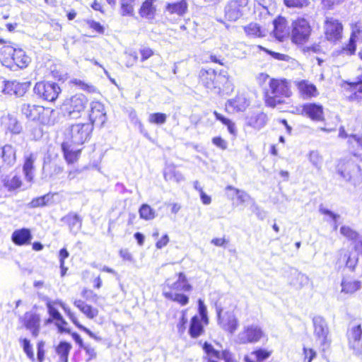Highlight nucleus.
Listing matches in <instances>:
<instances>
[{"mask_svg": "<svg viewBox=\"0 0 362 362\" xmlns=\"http://www.w3.org/2000/svg\"><path fill=\"white\" fill-rule=\"evenodd\" d=\"M199 82L208 91L215 93L228 92L233 90V85L229 81L226 72H217L214 69H201Z\"/></svg>", "mask_w": 362, "mask_h": 362, "instance_id": "1", "label": "nucleus"}, {"mask_svg": "<svg viewBox=\"0 0 362 362\" xmlns=\"http://www.w3.org/2000/svg\"><path fill=\"white\" fill-rule=\"evenodd\" d=\"M291 95V90L288 81L285 78H271L269 88L265 93L267 105L274 107L284 102L285 98Z\"/></svg>", "mask_w": 362, "mask_h": 362, "instance_id": "2", "label": "nucleus"}, {"mask_svg": "<svg viewBox=\"0 0 362 362\" xmlns=\"http://www.w3.org/2000/svg\"><path fill=\"white\" fill-rule=\"evenodd\" d=\"M93 127L90 123H78L70 126L64 132V141L63 143L80 146L88 141Z\"/></svg>", "mask_w": 362, "mask_h": 362, "instance_id": "3", "label": "nucleus"}, {"mask_svg": "<svg viewBox=\"0 0 362 362\" xmlns=\"http://www.w3.org/2000/svg\"><path fill=\"white\" fill-rule=\"evenodd\" d=\"M21 112L26 118L33 121H38L42 124H50L49 115L53 110L46 109L41 105L23 104L21 106Z\"/></svg>", "mask_w": 362, "mask_h": 362, "instance_id": "4", "label": "nucleus"}, {"mask_svg": "<svg viewBox=\"0 0 362 362\" xmlns=\"http://www.w3.org/2000/svg\"><path fill=\"white\" fill-rule=\"evenodd\" d=\"M88 102V100L84 95L76 94L64 101V110L71 118L76 119L84 111Z\"/></svg>", "mask_w": 362, "mask_h": 362, "instance_id": "5", "label": "nucleus"}, {"mask_svg": "<svg viewBox=\"0 0 362 362\" xmlns=\"http://www.w3.org/2000/svg\"><path fill=\"white\" fill-rule=\"evenodd\" d=\"M313 322L316 341L322 351H325L329 346L331 342L329 338V330L327 323L321 316L314 317Z\"/></svg>", "mask_w": 362, "mask_h": 362, "instance_id": "6", "label": "nucleus"}, {"mask_svg": "<svg viewBox=\"0 0 362 362\" xmlns=\"http://www.w3.org/2000/svg\"><path fill=\"white\" fill-rule=\"evenodd\" d=\"M346 338L348 346L352 350L353 354L357 356H362V327L361 325L350 323L347 332Z\"/></svg>", "mask_w": 362, "mask_h": 362, "instance_id": "7", "label": "nucleus"}, {"mask_svg": "<svg viewBox=\"0 0 362 362\" xmlns=\"http://www.w3.org/2000/svg\"><path fill=\"white\" fill-rule=\"evenodd\" d=\"M311 33L309 22L303 18H298L292 23L291 40L295 44L306 42Z\"/></svg>", "mask_w": 362, "mask_h": 362, "instance_id": "8", "label": "nucleus"}, {"mask_svg": "<svg viewBox=\"0 0 362 362\" xmlns=\"http://www.w3.org/2000/svg\"><path fill=\"white\" fill-rule=\"evenodd\" d=\"M33 90L40 98L49 102L54 101L61 92L57 83L45 81L37 83Z\"/></svg>", "mask_w": 362, "mask_h": 362, "instance_id": "9", "label": "nucleus"}, {"mask_svg": "<svg viewBox=\"0 0 362 362\" xmlns=\"http://www.w3.org/2000/svg\"><path fill=\"white\" fill-rule=\"evenodd\" d=\"M216 311L218 317V325L221 327L233 334L238 327V321L235 315L230 312L223 313V308L221 305L217 303L215 304Z\"/></svg>", "mask_w": 362, "mask_h": 362, "instance_id": "10", "label": "nucleus"}, {"mask_svg": "<svg viewBox=\"0 0 362 362\" xmlns=\"http://www.w3.org/2000/svg\"><path fill=\"white\" fill-rule=\"evenodd\" d=\"M247 0H230L225 7V16L230 21H235L241 18L247 6Z\"/></svg>", "mask_w": 362, "mask_h": 362, "instance_id": "11", "label": "nucleus"}, {"mask_svg": "<svg viewBox=\"0 0 362 362\" xmlns=\"http://www.w3.org/2000/svg\"><path fill=\"white\" fill-rule=\"evenodd\" d=\"M20 321L24 327L31 332L33 337H37L39 335L41 322L39 314L34 312H26L20 317Z\"/></svg>", "mask_w": 362, "mask_h": 362, "instance_id": "12", "label": "nucleus"}, {"mask_svg": "<svg viewBox=\"0 0 362 362\" xmlns=\"http://www.w3.org/2000/svg\"><path fill=\"white\" fill-rule=\"evenodd\" d=\"M337 172L345 180L349 181L361 175V168L352 160H341L337 165Z\"/></svg>", "mask_w": 362, "mask_h": 362, "instance_id": "13", "label": "nucleus"}, {"mask_svg": "<svg viewBox=\"0 0 362 362\" xmlns=\"http://www.w3.org/2000/svg\"><path fill=\"white\" fill-rule=\"evenodd\" d=\"M89 119L93 126L94 124L103 126L107 119L104 105L99 101H93L90 105Z\"/></svg>", "mask_w": 362, "mask_h": 362, "instance_id": "14", "label": "nucleus"}, {"mask_svg": "<svg viewBox=\"0 0 362 362\" xmlns=\"http://www.w3.org/2000/svg\"><path fill=\"white\" fill-rule=\"evenodd\" d=\"M362 40V24L356 23L351 25V34L349 43L342 48V54H353L356 48V42Z\"/></svg>", "mask_w": 362, "mask_h": 362, "instance_id": "15", "label": "nucleus"}, {"mask_svg": "<svg viewBox=\"0 0 362 362\" xmlns=\"http://www.w3.org/2000/svg\"><path fill=\"white\" fill-rule=\"evenodd\" d=\"M267 121V115L262 111L250 112L245 117L246 125L257 131L264 128Z\"/></svg>", "mask_w": 362, "mask_h": 362, "instance_id": "16", "label": "nucleus"}, {"mask_svg": "<svg viewBox=\"0 0 362 362\" xmlns=\"http://www.w3.org/2000/svg\"><path fill=\"white\" fill-rule=\"evenodd\" d=\"M325 36L329 41H337L341 37L342 25L333 18H327L325 25Z\"/></svg>", "mask_w": 362, "mask_h": 362, "instance_id": "17", "label": "nucleus"}, {"mask_svg": "<svg viewBox=\"0 0 362 362\" xmlns=\"http://www.w3.org/2000/svg\"><path fill=\"white\" fill-rule=\"evenodd\" d=\"M264 337L262 329L257 325H251L245 328L244 331L238 335L241 343H254L260 340Z\"/></svg>", "mask_w": 362, "mask_h": 362, "instance_id": "18", "label": "nucleus"}, {"mask_svg": "<svg viewBox=\"0 0 362 362\" xmlns=\"http://www.w3.org/2000/svg\"><path fill=\"white\" fill-rule=\"evenodd\" d=\"M6 41L0 38V62L3 66L11 69H14L13 54L15 49L11 45H5Z\"/></svg>", "mask_w": 362, "mask_h": 362, "instance_id": "19", "label": "nucleus"}, {"mask_svg": "<svg viewBox=\"0 0 362 362\" xmlns=\"http://www.w3.org/2000/svg\"><path fill=\"white\" fill-rule=\"evenodd\" d=\"M3 92L8 95H15L18 97L23 96L27 91L30 83H20L16 81H4Z\"/></svg>", "mask_w": 362, "mask_h": 362, "instance_id": "20", "label": "nucleus"}, {"mask_svg": "<svg viewBox=\"0 0 362 362\" xmlns=\"http://www.w3.org/2000/svg\"><path fill=\"white\" fill-rule=\"evenodd\" d=\"M167 291H173L174 292L189 291L192 290V286L188 283L185 275L180 272L178 274V279L176 281L171 283L169 280L166 281L165 287Z\"/></svg>", "mask_w": 362, "mask_h": 362, "instance_id": "21", "label": "nucleus"}, {"mask_svg": "<svg viewBox=\"0 0 362 362\" xmlns=\"http://www.w3.org/2000/svg\"><path fill=\"white\" fill-rule=\"evenodd\" d=\"M296 85L303 98L308 99L318 95L316 86L307 80L296 81Z\"/></svg>", "mask_w": 362, "mask_h": 362, "instance_id": "22", "label": "nucleus"}, {"mask_svg": "<svg viewBox=\"0 0 362 362\" xmlns=\"http://www.w3.org/2000/svg\"><path fill=\"white\" fill-rule=\"evenodd\" d=\"M358 255V253L351 252L345 249H341L339 251V261L345 262L346 267L354 271L358 264H359Z\"/></svg>", "mask_w": 362, "mask_h": 362, "instance_id": "23", "label": "nucleus"}, {"mask_svg": "<svg viewBox=\"0 0 362 362\" xmlns=\"http://www.w3.org/2000/svg\"><path fill=\"white\" fill-rule=\"evenodd\" d=\"M35 160L36 155L33 153H27L24 156L23 170L25 180L28 182H31L34 177V163Z\"/></svg>", "mask_w": 362, "mask_h": 362, "instance_id": "24", "label": "nucleus"}, {"mask_svg": "<svg viewBox=\"0 0 362 362\" xmlns=\"http://www.w3.org/2000/svg\"><path fill=\"white\" fill-rule=\"evenodd\" d=\"M303 113L313 120L320 121L322 118V105L315 103H308L303 106Z\"/></svg>", "mask_w": 362, "mask_h": 362, "instance_id": "25", "label": "nucleus"}, {"mask_svg": "<svg viewBox=\"0 0 362 362\" xmlns=\"http://www.w3.org/2000/svg\"><path fill=\"white\" fill-rule=\"evenodd\" d=\"M11 239L16 245H23L30 243L32 235L28 228H21L13 233Z\"/></svg>", "mask_w": 362, "mask_h": 362, "instance_id": "26", "label": "nucleus"}, {"mask_svg": "<svg viewBox=\"0 0 362 362\" xmlns=\"http://www.w3.org/2000/svg\"><path fill=\"white\" fill-rule=\"evenodd\" d=\"M62 221L68 224L70 232L74 234H76L81 228L82 219L76 214L70 213L63 217Z\"/></svg>", "mask_w": 362, "mask_h": 362, "instance_id": "27", "label": "nucleus"}, {"mask_svg": "<svg viewBox=\"0 0 362 362\" xmlns=\"http://www.w3.org/2000/svg\"><path fill=\"white\" fill-rule=\"evenodd\" d=\"M273 33L276 39L281 41L287 35L286 20L285 18L279 16L273 21Z\"/></svg>", "mask_w": 362, "mask_h": 362, "instance_id": "28", "label": "nucleus"}, {"mask_svg": "<svg viewBox=\"0 0 362 362\" xmlns=\"http://www.w3.org/2000/svg\"><path fill=\"white\" fill-rule=\"evenodd\" d=\"M1 158L8 166L13 165L16 160V150L10 144H6L0 149Z\"/></svg>", "mask_w": 362, "mask_h": 362, "instance_id": "29", "label": "nucleus"}, {"mask_svg": "<svg viewBox=\"0 0 362 362\" xmlns=\"http://www.w3.org/2000/svg\"><path fill=\"white\" fill-rule=\"evenodd\" d=\"M14 68L18 67L20 69L25 68L30 63L31 59L28 56L25 52L22 49H15V54H13Z\"/></svg>", "mask_w": 362, "mask_h": 362, "instance_id": "30", "label": "nucleus"}, {"mask_svg": "<svg viewBox=\"0 0 362 362\" xmlns=\"http://www.w3.org/2000/svg\"><path fill=\"white\" fill-rule=\"evenodd\" d=\"M156 0H146L143 2L140 9L139 14L142 18L148 20L153 19L156 15V8L153 3Z\"/></svg>", "mask_w": 362, "mask_h": 362, "instance_id": "31", "label": "nucleus"}, {"mask_svg": "<svg viewBox=\"0 0 362 362\" xmlns=\"http://www.w3.org/2000/svg\"><path fill=\"white\" fill-rule=\"evenodd\" d=\"M74 305L88 319H93L98 315V310L97 308H93L81 300H75Z\"/></svg>", "mask_w": 362, "mask_h": 362, "instance_id": "32", "label": "nucleus"}, {"mask_svg": "<svg viewBox=\"0 0 362 362\" xmlns=\"http://www.w3.org/2000/svg\"><path fill=\"white\" fill-rule=\"evenodd\" d=\"M71 146L74 145L67 143L62 144L64 156L68 163H73L76 161L81 153V149H74V148H71Z\"/></svg>", "mask_w": 362, "mask_h": 362, "instance_id": "33", "label": "nucleus"}, {"mask_svg": "<svg viewBox=\"0 0 362 362\" xmlns=\"http://www.w3.org/2000/svg\"><path fill=\"white\" fill-rule=\"evenodd\" d=\"M203 321L198 315H194L191 319L189 334L192 338L199 337L204 332Z\"/></svg>", "mask_w": 362, "mask_h": 362, "instance_id": "34", "label": "nucleus"}, {"mask_svg": "<svg viewBox=\"0 0 362 362\" xmlns=\"http://www.w3.org/2000/svg\"><path fill=\"white\" fill-rule=\"evenodd\" d=\"M249 105L245 96L238 95L235 98L228 100L226 106L239 112L244 111Z\"/></svg>", "mask_w": 362, "mask_h": 362, "instance_id": "35", "label": "nucleus"}, {"mask_svg": "<svg viewBox=\"0 0 362 362\" xmlns=\"http://www.w3.org/2000/svg\"><path fill=\"white\" fill-rule=\"evenodd\" d=\"M55 304H59L62 308L64 310V312L67 314L69 319L72 321V322L81 330L86 332L87 334H88L90 337L92 336V332L88 329L87 327H84L83 325H81L77 319V317L75 316L74 313H73L71 310L62 301H57L54 302Z\"/></svg>", "mask_w": 362, "mask_h": 362, "instance_id": "36", "label": "nucleus"}, {"mask_svg": "<svg viewBox=\"0 0 362 362\" xmlns=\"http://www.w3.org/2000/svg\"><path fill=\"white\" fill-rule=\"evenodd\" d=\"M163 176L165 181H173L180 183L185 180L184 175L180 171L176 170L174 167L166 168L164 170Z\"/></svg>", "mask_w": 362, "mask_h": 362, "instance_id": "37", "label": "nucleus"}, {"mask_svg": "<svg viewBox=\"0 0 362 362\" xmlns=\"http://www.w3.org/2000/svg\"><path fill=\"white\" fill-rule=\"evenodd\" d=\"M341 292L354 293L361 288L362 283L358 280L343 279L341 284Z\"/></svg>", "mask_w": 362, "mask_h": 362, "instance_id": "38", "label": "nucleus"}, {"mask_svg": "<svg viewBox=\"0 0 362 362\" xmlns=\"http://www.w3.org/2000/svg\"><path fill=\"white\" fill-rule=\"evenodd\" d=\"M71 348V344L66 341H61L55 347V352L59 357L60 361L68 362V356Z\"/></svg>", "mask_w": 362, "mask_h": 362, "instance_id": "39", "label": "nucleus"}, {"mask_svg": "<svg viewBox=\"0 0 362 362\" xmlns=\"http://www.w3.org/2000/svg\"><path fill=\"white\" fill-rule=\"evenodd\" d=\"M187 8V3L185 0H181L180 1L168 4L166 6V11H168L170 14H177L178 16L183 15Z\"/></svg>", "mask_w": 362, "mask_h": 362, "instance_id": "40", "label": "nucleus"}, {"mask_svg": "<svg viewBox=\"0 0 362 362\" xmlns=\"http://www.w3.org/2000/svg\"><path fill=\"white\" fill-rule=\"evenodd\" d=\"M244 30L247 35L251 37H262L266 35V30L255 23H251L245 26Z\"/></svg>", "mask_w": 362, "mask_h": 362, "instance_id": "41", "label": "nucleus"}, {"mask_svg": "<svg viewBox=\"0 0 362 362\" xmlns=\"http://www.w3.org/2000/svg\"><path fill=\"white\" fill-rule=\"evenodd\" d=\"M163 295L166 298L177 302L182 305H185L189 302V298L186 295L173 291H167L166 288H164Z\"/></svg>", "mask_w": 362, "mask_h": 362, "instance_id": "42", "label": "nucleus"}, {"mask_svg": "<svg viewBox=\"0 0 362 362\" xmlns=\"http://www.w3.org/2000/svg\"><path fill=\"white\" fill-rule=\"evenodd\" d=\"M308 159L317 171L322 170L323 158L317 151H310L308 154Z\"/></svg>", "mask_w": 362, "mask_h": 362, "instance_id": "43", "label": "nucleus"}, {"mask_svg": "<svg viewBox=\"0 0 362 362\" xmlns=\"http://www.w3.org/2000/svg\"><path fill=\"white\" fill-rule=\"evenodd\" d=\"M203 349L206 354V357L204 358L206 362H211V360L221 358V352L216 350L211 344L205 342Z\"/></svg>", "mask_w": 362, "mask_h": 362, "instance_id": "44", "label": "nucleus"}, {"mask_svg": "<svg viewBox=\"0 0 362 362\" xmlns=\"http://www.w3.org/2000/svg\"><path fill=\"white\" fill-rule=\"evenodd\" d=\"M7 120L6 126L11 133L18 134L22 131V127L16 118L8 115L5 118Z\"/></svg>", "mask_w": 362, "mask_h": 362, "instance_id": "45", "label": "nucleus"}, {"mask_svg": "<svg viewBox=\"0 0 362 362\" xmlns=\"http://www.w3.org/2000/svg\"><path fill=\"white\" fill-rule=\"evenodd\" d=\"M351 90L352 93L349 96L350 100L361 101L362 100V81L351 84Z\"/></svg>", "mask_w": 362, "mask_h": 362, "instance_id": "46", "label": "nucleus"}, {"mask_svg": "<svg viewBox=\"0 0 362 362\" xmlns=\"http://www.w3.org/2000/svg\"><path fill=\"white\" fill-rule=\"evenodd\" d=\"M293 276L295 279L291 281V284L296 288H300L303 286L308 284L309 279L305 274L298 272V271H295Z\"/></svg>", "mask_w": 362, "mask_h": 362, "instance_id": "47", "label": "nucleus"}, {"mask_svg": "<svg viewBox=\"0 0 362 362\" xmlns=\"http://www.w3.org/2000/svg\"><path fill=\"white\" fill-rule=\"evenodd\" d=\"M214 115L217 120L221 122L222 124L227 127L228 132L231 134H235L236 129L234 122H233L230 119L225 117L223 115L218 113L217 111H214Z\"/></svg>", "mask_w": 362, "mask_h": 362, "instance_id": "48", "label": "nucleus"}, {"mask_svg": "<svg viewBox=\"0 0 362 362\" xmlns=\"http://www.w3.org/2000/svg\"><path fill=\"white\" fill-rule=\"evenodd\" d=\"M138 0H120L121 12L122 16H133L134 4Z\"/></svg>", "mask_w": 362, "mask_h": 362, "instance_id": "49", "label": "nucleus"}, {"mask_svg": "<svg viewBox=\"0 0 362 362\" xmlns=\"http://www.w3.org/2000/svg\"><path fill=\"white\" fill-rule=\"evenodd\" d=\"M139 216L145 220H152L156 216L155 211L148 204H142L139 209Z\"/></svg>", "mask_w": 362, "mask_h": 362, "instance_id": "50", "label": "nucleus"}, {"mask_svg": "<svg viewBox=\"0 0 362 362\" xmlns=\"http://www.w3.org/2000/svg\"><path fill=\"white\" fill-rule=\"evenodd\" d=\"M340 233L349 240H357L360 235L357 231L349 226H343L340 228Z\"/></svg>", "mask_w": 362, "mask_h": 362, "instance_id": "51", "label": "nucleus"}, {"mask_svg": "<svg viewBox=\"0 0 362 362\" xmlns=\"http://www.w3.org/2000/svg\"><path fill=\"white\" fill-rule=\"evenodd\" d=\"M167 115L161 112L151 113L148 116V121L151 124L162 125L166 122Z\"/></svg>", "mask_w": 362, "mask_h": 362, "instance_id": "52", "label": "nucleus"}, {"mask_svg": "<svg viewBox=\"0 0 362 362\" xmlns=\"http://www.w3.org/2000/svg\"><path fill=\"white\" fill-rule=\"evenodd\" d=\"M49 194L33 199L29 204L32 208L45 206L52 199Z\"/></svg>", "mask_w": 362, "mask_h": 362, "instance_id": "53", "label": "nucleus"}, {"mask_svg": "<svg viewBox=\"0 0 362 362\" xmlns=\"http://www.w3.org/2000/svg\"><path fill=\"white\" fill-rule=\"evenodd\" d=\"M347 142L350 148L362 149V135L359 134H350Z\"/></svg>", "mask_w": 362, "mask_h": 362, "instance_id": "54", "label": "nucleus"}, {"mask_svg": "<svg viewBox=\"0 0 362 362\" xmlns=\"http://www.w3.org/2000/svg\"><path fill=\"white\" fill-rule=\"evenodd\" d=\"M22 343L23 349L24 352L26 354L27 356L32 361H35L34 353L33 351L32 345L30 344V340L28 339H21Z\"/></svg>", "mask_w": 362, "mask_h": 362, "instance_id": "55", "label": "nucleus"}, {"mask_svg": "<svg viewBox=\"0 0 362 362\" xmlns=\"http://www.w3.org/2000/svg\"><path fill=\"white\" fill-rule=\"evenodd\" d=\"M226 190H233L234 193L237 195L238 199L240 201V203H244L247 201V199L250 198V196L247 193H246L245 191L238 189L237 188H235L234 187L231 185H228L226 187Z\"/></svg>", "mask_w": 362, "mask_h": 362, "instance_id": "56", "label": "nucleus"}, {"mask_svg": "<svg viewBox=\"0 0 362 362\" xmlns=\"http://www.w3.org/2000/svg\"><path fill=\"white\" fill-rule=\"evenodd\" d=\"M285 5L289 8H303L309 4V0H284Z\"/></svg>", "mask_w": 362, "mask_h": 362, "instance_id": "57", "label": "nucleus"}, {"mask_svg": "<svg viewBox=\"0 0 362 362\" xmlns=\"http://www.w3.org/2000/svg\"><path fill=\"white\" fill-rule=\"evenodd\" d=\"M5 185L9 190H14L21 187V180L19 177L13 176L12 178L6 180Z\"/></svg>", "mask_w": 362, "mask_h": 362, "instance_id": "58", "label": "nucleus"}, {"mask_svg": "<svg viewBox=\"0 0 362 362\" xmlns=\"http://www.w3.org/2000/svg\"><path fill=\"white\" fill-rule=\"evenodd\" d=\"M198 305H199V316L200 319L203 321V323H208V317H207V309L205 305L204 301L202 299L198 300Z\"/></svg>", "mask_w": 362, "mask_h": 362, "instance_id": "59", "label": "nucleus"}, {"mask_svg": "<svg viewBox=\"0 0 362 362\" xmlns=\"http://www.w3.org/2000/svg\"><path fill=\"white\" fill-rule=\"evenodd\" d=\"M251 355L255 356L257 361L260 362L269 357V356L271 355V352L265 349H259L257 351L252 352Z\"/></svg>", "mask_w": 362, "mask_h": 362, "instance_id": "60", "label": "nucleus"}, {"mask_svg": "<svg viewBox=\"0 0 362 362\" xmlns=\"http://www.w3.org/2000/svg\"><path fill=\"white\" fill-rule=\"evenodd\" d=\"M48 313L51 317L54 320H62V315L59 313V312L53 306L52 302L50 300H47L46 303Z\"/></svg>", "mask_w": 362, "mask_h": 362, "instance_id": "61", "label": "nucleus"}, {"mask_svg": "<svg viewBox=\"0 0 362 362\" xmlns=\"http://www.w3.org/2000/svg\"><path fill=\"white\" fill-rule=\"evenodd\" d=\"M72 83L76 86L79 87L81 89L88 91L89 93L93 92L95 90L94 86L88 84L80 79H74L72 81Z\"/></svg>", "mask_w": 362, "mask_h": 362, "instance_id": "62", "label": "nucleus"}, {"mask_svg": "<svg viewBox=\"0 0 362 362\" xmlns=\"http://www.w3.org/2000/svg\"><path fill=\"white\" fill-rule=\"evenodd\" d=\"M303 362H311L316 357V352L313 349L303 347Z\"/></svg>", "mask_w": 362, "mask_h": 362, "instance_id": "63", "label": "nucleus"}, {"mask_svg": "<svg viewBox=\"0 0 362 362\" xmlns=\"http://www.w3.org/2000/svg\"><path fill=\"white\" fill-rule=\"evenodd\" d=\"M187 323V318L185 316V312H182V317L179 323L177 325V331L180 334H182L186 329V325Z\"/></svg>", "mask_w": 362, "mask_h": 362, "instance_id": "64", "label": "nucleus"}]
</instances>
